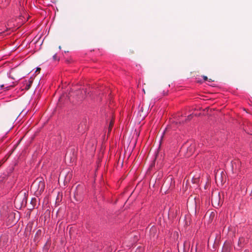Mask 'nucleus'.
<instances>
[{"label": "nucleus", "mask_w": 252, "mask_h": 252, "mask_svg": "<svg viewBox=\"0 0 252 252\" xmlns=\"http://www.w3.org/2000/svg\"><path fill=\"white\" fill-rule=\"evenodd\" d=\"M45 184L41 178H37L32 184L31 189L37 195L40 194L44 190Z\"/></svg>", "instance_id": "1"}, {"label": "nucleus", "mask_w": 252, "mask_h": 252, "mask_svg": "<svg viewBox=\"0 0 252 252\" xmlns=\"http://www.w3.org/2000/svg\"><path fill=\"white\" fill-rule=\"evenodd\" d=\"M9 77L13 80H19L22 79L23 76L18 69L12 68L9 72Z\"/></svg>", "instance_id": "2"}, {"label": "nucleus", "mask_w": 252, "mask_h": 252, "mask_svg": "<svg viewBox=\"0 0 252 252\" xmlns=\"http://www.w3.org/2000/svg\"><path fill=\"white\" fill-rule=\"evenodd\" d=\"M212 204L215 208H218L220 206L221 201L220 199V195L219 194L212 195L211 198Z\"/></svg>", "instance_id": "3"}, {"label": "nucleus", "mask_w": 252, "mask_h": 252, "mask_svg": "<svg viewBox=\"0 0 252 252\" xmlns=\"http://www.w3.org/2000/svg\"><path fill=\"white\" fill-rule=\"evenodd\" d=\"M148 109L146 107L145 108L143 107V105L139 108L137 112V115L139 117V119L143 120L145 118L147 114Z\"/></svg>", "instance_id": "4"}, {"label": "nucleus", "mask_w": 252, "mask_h": 252, "mask_svg": "<svg viewBox=\"0 0 252 252\" xmlns=\"http://www.w3.org/2000/svg\"><path fill=\"white\" fill-rule=\"evenodd\" d=\"M82 189L80 187H77L76 190L74 192V197L77 201H79L81 199V195L82 193Z\"/></svg>", "instance_id": "5"}, {"label": "nucleus", "mask_w": 252, "mask_h": 252, "mask_svg": "<svg viewBox=\"0 0 252 252\" xmlns=\"http://www.w3.org/2000/svg\"><path fill=\"white\" fill-rule=\"evenodd\" d=\"M169 183H170V188L172 189L174 187V181L173 180V177L172 176H169L165 182L164 183V186H167Z\"/></svg>", "instance_id": "6"}, {"label": "nucleus", "mask_w": 252, "mask_h": 252, "mask_svg": "<svg viewBox=\"0 0 252 252\" xmlns=\"http://www.w3.org/2000/svg\"><path fill=\"white\" fill-rule=\"evenodd\" d=\"M230 247L228 244H225L222 250V252H229Z\"/></svg>", "instance_id": "7"}, {"label": "nucleus", "mask_w": 252, "mask_h": 252, "mask_svg": "<svg viewBox=\"0 0 252 252\" xmlns=\"http://www.w3.org/2000/svg\"><path fill=\"white\" fill-rule=\"evenodd\" d=\"M194 150V145H191L188 148V151H189L190 154H189V156L191 155Z\"/></svg>", "instance_id": "8"}, {"label": "nucleus", "mask_w": 252, "mask_h": 252, "mask_svg": "<svg viewBox=\"0 0 252 252\" xmlns=\"http://www.w3.org/2000/svg\"><path fill=\"white\" fill-rule=\"evenodd\" d=\"M113 124H114V121L113 120H111L110 122L109 127H108V132H110V131H111L112 128L113 126Z\"/></svg>", "instance_id": "9"}, {"label": "nucleus", "mask_w": 252, "mask_h": 252, "mask_svg": "<svg viewBox=\"0 0 252 252\" xmlns=\"http://www.w3.org/2000/svg\"><path fill=\"white\" fill-rule=\"evenodd\" d=\"M240 163V161L238 160L234 161L232 163V168H234V165H235V168L236 169L237 167V164L239 165Z\"/></svg>", "instance_id": "10"}, {"label": "nucleus", "mask_w": 252, "mask_h": 252, "mask_svg": "<svg viewBox=\"0 0 252 252\" xmlns=\"http://www.w3.org/2000/svg\"><path fill=\"white\" fill-rule=\"evenodd\" d=\"M32 80L29 81L28 84H27L25 87V89L27 90H29L32 86Z\"/></svg>", "instance_id": "11"}, {"label": "nucleus", "mask_w": 252, "mask_h": 252, "mask_svg": "<svg viewBox=\"0 0 252 252\" xmlns=\"http://www.w3.org/2000/svg\"><path fill=\"white\" fill-rule=\"evenodd\" d=\"M151 232L155 233L156 232V228L155 227H152L150 229Z\"/></svg>", "instance_id": "12"}, {"label": "nucleus", "mask_w": 252, "mask_h": 252, "mask_svg": "<svg viewBox=\"0 0 252 252\" xmlns=\"http://www.w3.org/2000/svg\"><path fill=\"white\" fill-rule=\"evenodd\" d=\"M192 118V115H189L188 116V120H190Z\"/></svg>", "instance_id": "13"}, {"label": "nucleus", "mask_w": 252, "mask_h": 252, "mask_svg": "<svg viewBox=\"0 0 252 252\" xmlns=\"http://www.w3.org/2000/svg\"><path fill=\"white\" fill-rule=\"evenodd\" d=\"M203 79H204V80L205 81H207V80H208V77H207V76H203Z\"/></svg>", "instance_id": "14"}, {"label": "nucleus", "mask_w": 252, "mask_h": 252, "mask_svg": "<svg viewBox=\"0 0 252 252\" xmlns=\"http://www.w3.org/2000/svg\"><path fill=\"white\" fill-rule=\"evenodd\" d=\"M40 69H40V68H39V67H37V68H36V71H35V72H38V71H39L40 70Z\"/></svg>", "instance_id": "15"}, {"label": "nucleus", "mask_w": 252, "mask_h": 252, "mask_svg": "<svg viewBox=\"0 0 252 252\" xmlns=\"http://www.w3.org/2000/svg\"><path fill=\"white\" fill-rule=\"evenodd\" d=\"M53 59H54V60H56V59H57V55H56V54H55V55H54L53 56Z\"/></svg>", "instance_id": "16"}, {"label": "nucleus", "mask_w": 252, "mask_h": 252, "mask_svg": "<svg viewBox=\"0 0 252 252\" xmlns=\"http://www.w3.org/2000/svg\"><path fill=\"white\" fill-rule=\"evenodd\" d=\"M79 99L80 100H82V99H83V96L80 95V96L79 97Z\"/></svg>", "instance_id": "17"}, {"label": "nucleus", "mask_w": 252, "mask_h": 252, "mask_svg": "<svg viewBox=\"0 0 252 252\" xmlns=\"http://www.w3.org/2000/svg\"><path fill=\"white\" fill-rule=\"evenodd\" d=\"M188 243H189L188 242H185L184 243V247L185 246V245H186L188 244Z\"/></svg>", "instance_id": "18"}, {"label": "nucleus", "mask_w": 252, "mask_h": 252, "mask_svg": "<svg viewBox=\"0 0 252 252\" xmlns=\"http://www.w3.org/2000/svg\"><path fill=\"white\" fill-rule=\"evenodd\" d=\"M78 94H79L80 93H81L82 94V92L81 90H79V91H78Z\"/></svg>", "instance_id": "19"}, {"label": "nucleus", "mask_w": 252, "mask_h": 252, "mask_svg": "<svg viewBox=\"0 0 252 252\" xmlns=\"http://www.w3.org/2000/svg\"><path fill=\"white\" fill-rule=\"evenodd\" d=\"M165 130H164V132H163V133H162V136H161V138H162V137H163V134H164V133H165Z\"/></svg>", "instance_id": "20"}, {"label": "nucleus", "mask_w": 252, "mask_h": 252, "mask_svg": "<svg viewBox=\"0 0 252 252\" xmlns=\"http://www.w3.org/2000/svg\"><path fill=\"white\" fill-rule=\"evenodd\" d=\"M4 87V85H1L0 86V88H3Z\"/></svg>", "instance_id": "21"}, {"label": "nucleus", "mask_w": 252, "mask_h": 252, "mask_svg": "<svg viewBox=\"0 0 252 252\" xmlns=\"http://www.w3.org/2000/svg\"><path fill=\"white\" fill-rule=\"evenodd\" d=\"M197 179H195L194 180V183H195L197 181Z\"/></svg>", "instance_id": "22"}, {"label": "nucleus", "mask_w": 252, "mask_h": 252, "mask_svg": "<svg viewBox=\"0 0 252 252\" xmlns=\"http://www.w3.org/2000/svg\"><path fill=\"white\" fill-rule=\"evenodd\" d=\"M41 232V231H40V230H38L37 231V233H38V232Z\"/></svg>", "instance_id": "23"}, {"label": "nucleus", "mask_w": 252, "mask_h": 252, "mask_svg": "<svg viewBox=\"0 0 252 252\" xmlns=\"http://www.w3.org/2000/svg\"><path fill=\"white\" fill-rule=\"evenodd\" d=\"M10 86H8V87H6V88H7V89H8V88H9Z\"/></svg>", "instance_id": "24"}, {"label": "nucleus", "mask_w": 252, "mask_h": 252, "mask_svg": "<svg viewBox=\"0 0 252 252\" xmlns=\"http://www.w3.org/2000/svg\"><path fill=\"white\" fill-rule=\"evenodd\" d=\"M244 252H249L248 251H245Z\"/></svg>", "instance_id": "25"}]
</instances>
